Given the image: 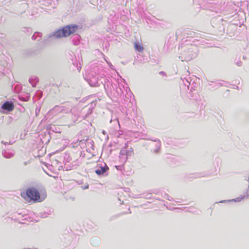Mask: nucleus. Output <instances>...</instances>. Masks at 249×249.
<instances>
[{
    "label": "nucleus",
    "mask_w": 249,
    "mask_h": 249,
    "mask_svg": "<svg viewBox=\"0 0 249 249\" xmlns=\"http://www.w3.org/2000/svg\"><path fill=\"white\" fill-rule=\"evenodd\" d=\"M160 73L162 74V73H163V71H161V72H160Z\"/></svg>",
    "instance_id": "72a5a7b5"
},
{
    "label": "nucleus",
    "mask_w": 249,
    "mask_h": 249,
    "mask_svg": "<svg viewBox=\"0 0 249 249\" xmlns=\"http://www.w3.org/2000/svg\"><path fill=\"white\" fill-rule=\"evenodd\" d=\"M116 120H117V122L118 124H119L118 119H116Z\"/></svg>",
    "instance_id": "2f4dec72"
},
{
    "label": "nucleus",
    "mask_w": 249,
    "mask_h": 249,
    "mask_svg": "<svg viewBox=\"0 0 249 249\" xmlns=\"http://www.w3.org/2000/svg\"><path fill=\"white\" fill-rule=\"evenodd\" d=\"M41 34L40 33L36 32L35 33L32 37L33 40L37 39V37H40Z\"/></svg>",
    "instance_id": "dca6fc26"
},
{
    "label": "nucleus",
    "mask_w": 249,
    "mask_h": 249,
    "mask_svg": "<svg viewBox=\"0 0 249 249\" xmlns=\"http://www.w3.org/2000/svg\"><path fill=\"white\" fill-rule=\"evenodd\" d=\"M26 195L30 199L35 201L41 202L45 198L44 196H40L38 191L33 187L27 189Z\"/></svg>",
    "instance_id": "7ed1b4c3"
},
{
    "label": "nucleus",
    "mask_w": 249,
    "mask_h": 249,
    "mask_svg": "<svg viewBox=\"0 0 249 249\" xmlns=\"http://www.w3.org/2000/svg\"><path fill=\"white\" fill-rule=\"evenodd\" d=\"M156 142V146L157 148L154 150V153H158L160 150V142L159 140L158 141H155Z\"/></svg>",
    "instance_id": "4468645a"
},
{
    "label": "nucleus",
    "mask_w": 249,
    "mask_h": 249,
    "mask_svg": "<svg viewBox=\"0 0 249 249\" xmlns=\"http://www.w3.org/2000/svg\"><path fill=\"white\" fill-rule=\"evenodd\" d=\"M29 98V96H28V94H27V95L26 99H25V98H23L21 97V96H20L19 97V99H20V100H22V101H28V100Z\"/></svg>",
    "instance_id": "6ab92c4d"
},
{
    "label": "nucleus",
    "mask_w": 249,
    "mask_h": 249,
    "mask_svg": "<svg viewBox=\"0 0 249 249\" xmlns=\"http://www.w3.org/2000/svg\"><path fill=\"white\" fill-rule=\"evenodd\" d=\"M63 110V107L60 106H55L51 110L52 114H56L59 112H62Z\"/></svg>",
    "instance_id": "9d476101"
},
{
    "label": "nucleus",
    "mask_w": 249,
    "mask_h": 249,
    "mask_svg": "<svg viewBox=\"0 0 249 249\" xmlns=\"http://www.w3.org/2000/svg\"><path fill=\"white\" fill-rule=\"evenodd\" d=\"M62 106L63 107V110L62 112H64L65 113H68L69 112L71 111V108L70 106H69V107H65V106Z\"/></svg>",
    "instance_id": "2eb2a0df"
},
{
    "label": "nucleus",
    "mask_w": 249,
    "mask_h": 249,
    "mask_svg": "<svg viewBox=\"0 0 249 249\" xmlns=\"http://www.w3.org/2000/svg\"><path fill=\"white\" fill-rule=\"evenodd\" d=\"M249 189V186L248 187L246 191L245 192V195H241L239 197L236 198L234 199L231 200V201H234L235 202H240L241 200L244 198H249V197L247 196V192ZM230 200H228V201H230Z\"/></svg>",
    "instance_id": "9b49d317"
},
{
    "label": "nucleus",
    "mask_w": 249,
    "mask_h": 249,
    "mask_svg": "<svg viewBox=\"0 0 249 249\" xmlns=\"http://www.w3.org/2000/svg\"><path fill=\"white\" fill-rule=\"evenodd\" d=\"M1 143H4L5 144H6L7 143H8L7 142H3V141H2V142H1Z\"/></svg>",
    "instance_id": "393cba45"
},
{
    "label": "nucleus",
    "mask_w": 249,
    "mask_h": 249,
    "mask_svg": "<svg viewBox=\"0 0 249 249\" xmlns=\"http://www.w3.org/2000/svg\"><path fill=\"white\" fill-rule=\"evenodd\" d=\"M133 149L132 148H130L128 149H126V155L128 157V156H131L133 153Z\"/></svg>",
    "instance_id": "f3484780"
},
{
    "label": "nucleus",
    "mask_w": 249,
    "mask_h": 249,
    "mask_svg": "<svg viewBox=\"0 0 249 249\" xmlns=\"http://www.w3.org/2000/svg\"><path fill=\"white\" fill-rule=\"evenodd\" d=\"M186 82H185V83H184V85H186V84H187V83H189L188 81H186Z\"/></svg>",
    "instance_id": "c85d7f7f"
},
{
    "label": "nucleus",
    "mask_w": 249,
    "mask_h": 249,
    "mask_svg": "<svg viewBox=\"0 0 249 249\" xmlns=\"http://www.w3.org/2000/svg\"><path fill=\"white\" fill-rule=\"evenodd\" d=\"M197 52L196 46L194 45H191L189 48L186 51H184L181 55L179 56V58L182 61H190L196 56Z\"/></svg>",
    "instance_id": "f03ea898"
},
{
    "label": "nucleus",
    "mask_w": 249,
    "mask_h": 249,
    "mask_svg": "<svg viewBox=\"0 0 249 249\" xmlns=\"http://www.w3.org/2000/svg\"><path fill=\"white\" fill-rule=\"evenodd\" d=\"M119 158L121 162L122 163H125L127 160V157L126 155V147L123 148L120 152Z\"/></svg>",
    "instance_id": "0eeeda50"
},
{
    "label": "nucleus",
    "mask_w": 249,
    "mask_h": 249,
    "mask_svg": "<svg viewBox=\"0 0 249 249\" xmlns=\"http://www.w3.org/2000/svg\"><path fill=\"white\" fill-rule=\"evenodd\" d=\"M13 142H11V141H10V142H9V143L10 144H13Z\"/></svg>",
    "instance_id": "bb28decb"
},
{
    "label": "nucleus",
    "mask_w": 249,
    "mask_h": 249,
    "mask_svg": "<svg viewBox=\"0 0 249 249\" xmlns=\"http://www.w3.org/2000/svg\"><path fill=\"white\" fill-rule=\"evenodd\" d=\"M14 107V104L12 102L6 101L4 102L1 106V110L3 113L11 111Z\"/></svg>",
    "instance_id": "423d86ee"
},
{
    "label": "nucleus",
    "mask_w": 249,
    "mask_h": 249,
    "mask_svg": "<svg viewBox=\"0 0 249 249\" xmlns=\"http://www.w3.org/2000/svg\"><path fill=\"white\" fill-rule=\"evenodd\" d=\"M72 115H73V117L72 118V122L73 123H75L76 121H78V119L79 118V116L76 114H72Z\"/></svg>",
    "instance_id": "a211bd4d"
},
{
    "label": "nucleus",
    "mask_w": 249,
    "mask_h": 249,
    "mask_svg": "<svg viewBox=\"0 0 249 249\" xmlns=\"http://www.w3.org/2000/svg\"><path fill=\"white\" fill-rule=\"evenodd\" d=\"M109 168L105 163L98 164L95 170V173L98 176L107 175V171Z\"/></svg>",
    "instance_id": "20e7f679"
},
{
    "label": "nucleus",
    "mask_w": 249,
    "mask_h": 249,
    "mask_svg": "<svg viewBox=\"0 0 249 249\" xmlns=\"http://www.w3.org/2000/svg\"><path fill=\"white\" fill-rule=\"evenodd\" d=\"M186 82H185V83H184V85H186V84H187V83H189L188 81H186Z\"/></svg>",
    "instance_id": "7c9ffc66"
},
{
    "label": "nucleus",
    "mask_w": 249,
    "mask_h": 249,
    "mask_svg": "<svg viewBox=\"0 0 249 249\" xmlns=\"http://www.w3.org/2000/svg\"><path fill=\"white\" fill-rule=\"evenodd\" d=\"M186 82H185V83H184V85H186V84H187V83H189L188 81H186Z\"/></svg>",
    "instance_id": "c756f323"
},
{
    "label": "nucleus",
    "mask_w": 249,
    "mask_h": 249,
    "mask_svg": "<svg viewBox=\"0 0 249 249\" xmlns=\"http://www.w3.org/2000/svg\"><path fill=\"white\" fill-rule=\"evenodd\" d=\"M37 94H39V98H40L42 96V92L41 91H38L37 93Z\"/></svg>",
    "instance_id": "412c9836"
},
{
    "label": "nucleus",
    "mask_w": 249,
    "mask_h": 249,
    "mask_svg": "<svg viewBox=\"0 0 249 249\" xmlns=\"http://www.w3.org/2000/svg\"><path fill=\"white\" fill-rule=\"evenodd\" d=\"M80 36L78 35H75L71 38V41L74 45H78L79 43Z\"/></svg>",
    "instance_id": "f8f14e48"
},
{
    "label": "nucleus",
    "mask_w": 249,
    "mask_h": 249,
    "mask_svg": "<svg viewBox=\"0 0 249 249\" xmlns=\"http://www.w3.org/2000/svg\"><path fill=\"white\" fill-rule=\"evenodd\" d=\"M218 84L220 86H222V84L221 83H218Z\"/></svg>",
    "instance_id": "cd10ccee"
},
{
    "label": "nucleus",
    "mask_w": 249,
    "mask_h": 249,
    "mask_svg": "<svg viewBox=\"0 0 249 249\" xmlns=\"http://www.w3.org/2000/svg\"><path fill=\"white\" fill-rule=\"evenodd\" d=\"M39 81V79L36 76H32L29 79V82L32 85V87H35L36 83Z\"/></svg>",
    "instance_id": "1a4fd4ad"
},
{
    "label": "nucleus",
    "mask_w": 249,
    "mask_h": 249,
    "mask_svg": "<svg viewBox=\"0 0 249 249\" xmlns=\"http://www.w3.org/2000/svg\"><path fill=\"white\" fill-rule=\"evenodd\" d=\"M238 65L239 66H240L241 65V62H240L239 63H238Z\"/></svg>",
    "instance_id": "b1692460"
},
{
    "label": "nucleus",
    "mask_w": 249,
    "mask_h": 249,
    "mask_svg": "<svg viewBox=\"0 0 249 249\" xmlns=\"http://www.w3.org/2000/svg\"><path fill=\"white\" fill-rule=\"evenodd\" d=\"M15 154V152L13 150H5L2 151L3 156L7 159L12 158Z\"/></svg>",
    "instance_id": "6e6552de"
},
{
    "label": "nucleus",
    "mask_w": 249,
    "mask_h": 249,
    "mask_svg": "<svg viewBox=\"0 0 249 249\" xmlns=\"http://www.w3.org/2000/svg\"><path fill=\"white\" fill-rule=\"evenodd\" d=\"M89 188V185H87L86 186H85V187H83V189H88Z\"/></svg>",
    "instance_id": "5701e85b"
},
{
    "label": "nucleus",
    "mask_w": 249,
    "mask_h": 249,
    "mask_svg": "<svg viewBox=\"0 0 249 249\" xmlns=\"http://www.w3.org/2000/svg\"><path fill=\"white\" fill-rule=\"evenodd\" d=\"M134 48L136 51L140 52H142L143 50V48L139 43H135Z\"/></svg>",
    "instance_id": "ddd939ff"
},
{
    "label": "nucleus",
    "mask_w": 249,
    "mask_h": 249,
    "mask_svg": "<svg viewBox=\"0 0 249 249\" xmlns=\"http://www.w3.org/2000/svg\"><path fill=\"white\" fill-rule=\"evenodd\" d=\"M99 75L92 74L88 82L91 87H98L100 86V83L103 84V82L99 79Z\"/></svg>",
    "instance_id": "39448f33"
},
{
    "label": "nucleus",
    "mask_w": 249,
    "mask_h": 249,
    "mask_svg": "<svg viewBox=\"0 0 249 249\" xmlns=\"http://www.w3.org/2000/svg\"><path fill=\"white\" fill-rule=\"evenodd\" d=\"M226 201V200H223V201H221V202L224 203V202H225Z\"/></svg>",
    "instance_id": "a878e982"
},
{
    "label": "nucleus",
    "mask_w": 249,
    "mask_h": 249,
    "mask_svg": "<svg viewBox=\"0 0 249 249\" xmlns=\"http://www.w3.org/2000/svg\"><path fill=\"white\" fill-rule=\"evenodd\" d=\"M119 166H116V168H117V169H119Z\"/></svg>",
    "instance_id": "473e14b6"
},
{
    "label": "nucleus",
    "mask_w": 249,
    "mask_h": 249,
    "mask_svg": "<svg viewBox=\"0 0 249 249\" xmlns=\"http://www.w3.org/2000/svg\"><path fill=\"white\" fill-rule=\"evenodd\" d=\"M96 103L95 102H92L91 103V107H92L93 106H95Z\"/></svg>",
    "instance_id": "4be33fe9"
},
{
    "label": "nucleus",
    "mask_w": 249,
    "mask_h": 249,
    "mask_svg": "<svg viewBox=\"0 0 249 249\" xmlns=\"http://www.w3.org/2000/svg\"><path fill=\"white\" fill-rule=\"evenodd\" d=\"M78 27L76 25H69L59 29L53 33L50 37L61 38L67 37L75 33L78 30Z\"/></svg>",
    "instance_id": "f257e3e1"
},
{
    "label": "nucleus",
    "mask_w": 249,
    "mask_h": 249,
    "mask_svg": "<svg viewBox=\"0 0 249 249\" xmlns=\"http://www.w3.org/2000/svg\"><path fill=\"white\" fill-rule=\"evenodd\" d=\"M106 62H107V63L108 64L109 67L111 69H113L114 70V68H113V66L110 63H109L108 62H107L106 60Z\"/></svg>",
    "instance_id": "aec40b11"
}]
</instances>
